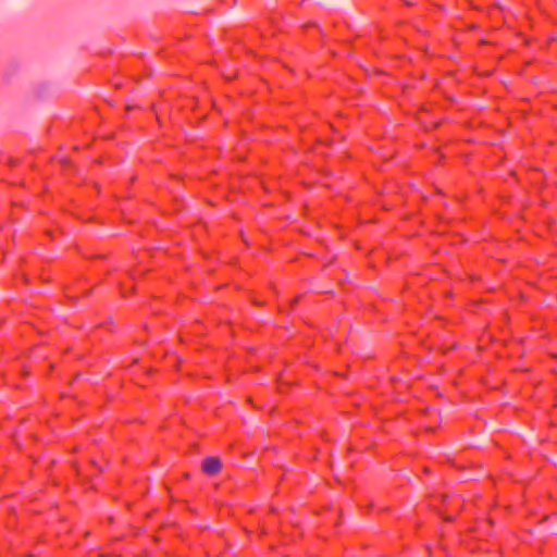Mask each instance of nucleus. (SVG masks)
<instances>
[{"label":"nucleus","mask_w":557,"mask_h":557,"mask_svg":"<svg viewBox=\"0 0 557 557\" xmlns=\"http://www.w3.org/2000/svg\"><path fill=\"white\" fill-rule=\"evenodd\" d=\"M221 468V461L215 457H208L202 462V470L209 475L216 474Z\"/></svg>","instance_id":"f257e3e1"}]
</instances>
